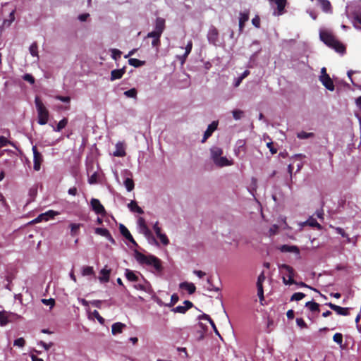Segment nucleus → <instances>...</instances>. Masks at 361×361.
<instances>
[{
	"instance_id": "f257e3e1",
	"label": "nucleus",
	"mask_w": 361,
	"mask_h": 361,
	"mask_svg": "<svg viewBox=\"0 0 361 361\" xmlns=\"http://www.w3.org/2000/svg\"><path fill=\"white\" fill-rule=\"evenodd\" d=\"M135 257L137 262L141 265H147L152 267L153 269L152 272L157 274L161 275L163 271V267L161 261L154 255H145L141 252H136Z\"/></svg>"
},
{
	"instance_id": "f03ea898",
	"label": "nucleus",
	"mask_w": 361,
	"mask_h": 361,
	"mask_svg": "<svg viewBox=\"0 0 361 361\" xmlns=\"http://www.w3.org/2000/svg\"><path fill=\"white\" fill-rule=\"evenodd\" d=\"M319 37L328 47L334 49L336 52L343 54L345 51L344 46L338 42L335 37L328 30H320Z\"/></svg>"
},
{
	"instance_id": "7ed1b4c3",
	"label": "nucleus",
	"mask_w": 361,
	"mask_h": 361,
	"mask_svg": "<svg viewBox=\"0 0 361 361\" xmlns=\"http://www.w3.org/2000/svg\"><path fill=\"white\" fill-rule=\"evenodd\" d=\"M35 103L38 115V123L45 125L49 119V111L38 97H35Z\"/></svg>"
},
{
	"instance_id": "20e7f679",
	"label": "nucleus",
	"mask_w": 361,
	"mask_h": 361,
	"mask_svg": "<svg viewBox=\"0 0 361 361\" xmlns=\"http://www.w3.org/2000/svg\"><path fill=\"white\" fill-rule=\"evenodd\" d=\"M137 226L140 233H143L147 238H149L150 241L154 243L156 245H158V243L157 242L156 239L152 235V233L147 226L145 221L143 218L140 217L138 219Z\"/></svg>"
},
{
	"instance_id": "39448f33",
	"label": "nucleus",
	"mask_w": 361,
	"mask_h": 361,
	"mask_svg": "<svg viewBox=\"0 0 361 361\" xmlns=\"http://www.w3.org/2000/svg\"><path fill=\"white\" fill-rule=\"evenodd\" d=\"M32 149L33 152V169L35 171H38L40 170L41 164L43 161V157L42 154L38 152L35 145L32 147Z\"/></svg>"
},
{
	"instance_id": "423d86ee",
	"label": "nucleus",
	"mask_w": 361,
	"mask_h": 361,
	"mask_svg": "<svg viewBox=\"0 0 361 361\" xmlns=\"http://www.w3.org/2000/svg\"><path fill=\"white\" fill-rule=\"evenodd\" d=\"M90 207L97 214L105 215L106 210L98 199L92 198L90 200Z\"/></svg>"
},
{
	"instance_id": "0eeeda50",
	"label": "nucleus",
	"mask_w": 361,
	"mask_h": 361,
	"mask_svg": "<svg viewBox=\"0 0 361 361\" xmlns=\"http://www.w3.org/2000/svg\"><path fill=\"white\" fill-rule=\"evenodd\" d=\"M133 287L137 290L145 291L146 293H150L152 290L150 283L146 281L144 277H142L141 281L134 282Z\"/></svg>"
},
{
	"instance_id": "6e6552de",
	"label": "nucleus",
	"mask_w": 361,
	"mask_h": 361,
	"mask_svg": "<svg viewBox=\"0 0 361 361\" xmlns=\"http://www.w3.org/2000/svg\"><path fill=\"white\" fill-rule=\"evenodd\" d=\"M207 39L210 44L216 45V43L219 41V32L215 27L212 26L209 29L207 33Z\"/></svg>"
},
{
	"instance_id": "1a4fd4ad",
	"label": "nucleus",
	"mask_w": 361,
	"mask_h": 361,
	"mask_svg": "<svg viewBox=\"0 0 361 361\" xmlns=\"http://www.w3.org/2000/svg\"><path fill=\"white\" fill-rule=\"evenodd\" d=\"M94 163H87V173L89 175L90 173H92L89 176L88 183L91 185L95 184L97 183V172L94 171Z\"/></svg>"
},
{
	"instance_id": "9d476101",
	"label": "nucleus",
	"mask_w": 361,
	"mask_h": 361,
	"mask_svg": "<svg viewBox=\"0 0 361 361\" xmlns=\"http://www.w3.org/2000/svg\"><path fill=\"white\" fill-rule=\"evenodd\" d=\"M125 276L128 281L133 283L141 281L142 277H143L139 272H136L128 269L125 270Z\"/></svg>"
},
{
	"instance_id": "9b49d317",
	"label": "nucleus",
	"mask_w": 361,
	"mask_h": 361,
	"mask_svg": "<svg viewBox=\"0 0 361 361\" xmlns=\"http://www.w3.org/2000/svg\"><path fill=\"white\" fill-rule=\"evenodd\" d=\"M319 81L329 91H334L335 89L334 82L329 75H320Z\"/></svg>"
},
{
	"instance_id": "f8f14e48",
	"label": "nucleus",
	"mask_w": 361,
	"mask_h": 361,
	"mask_svg": "<svg viewBox=\"0 0 361 361\" xmlns=\"http://www.w3.org/2000/svg\"><path fill=\"white\" fill-rule=\"evenodd\" d=\"M193 306L192 303L189 300H185L183 302V305H178L176 307H173L171 311L175 313H180L184 314Z\"/></svg>"
},
{
	"instance_id": "ddd939ff",
	"label": "nucleus",
	"mask_w": 361,
	"mask_h": 361,
	"mask_svg": "<svg viewBox=\"0 0 361 361\" xmlns=\"http://www.w3.org/2000/svg\"><path fill=\"white\" fill-rule=\"evenodd\" d=\"M116 150L113 152V155L117 157H123L126 156V148L124 143L122 142H118L116 144Z\"/></svg>"
},
{
	"instance_id": "4468645a",
	"label": "nucleus",
	"mask_w": 361,
	"mask_h": 361,
	"mask_svg": "<svg viewBox=\"0 0 361 361\" xmlns=\"http://www.w3.org/2000/svg\"><path fill=\"white\" fill-rule=\"evenodd\" d=\"M326 305L334 311L336 312L338 314L346 316L349 314V309L348 307H342L331 302L327 303Z\"/></svg>"
},
{
	"instance_id": "2eb2a0df",
	"label": "nucleus",
	"mask_w": 361,
	"mask_h": 361,
	"mask_svg": "<svg viewBox=\"0 0 361 361\" xmlns=\"http://www.w3.org/2000/svg\"><path fill=\"white\" fill-rule=\"evenodd\" d=\"M218 126V123L216 121H213L211 124H209L205 130L203 136V139L202 142H204L213 133V132L216 129Z\"/></svg>"
},
{
	"instance_id": "dca6fc26",
	"label": "nucleus",
	"mask_w": 361,
	"mask_h": 361,
	"mask_svg": "<svg viewBox=\"0 0 361 361\" xmlns=\"http://www.w3.org/2000/svg\"><path fill=\"white\" fill-rule=\"evenodd\" d=\"M317 5L326 13H331L332 12L331 3L328 0H317Z\"/></svg>"
},
{
	"instance_id": "f3484780",
	"label": "nucleus",
	"mask_w": 361,
	"mask_h": 361,
	"mask_svg": "<svg viewBox=\"0 0 361 361\" xmlns=\"http://www.w3.org/2000/svg\"><path fill=\"white\" fill-rule=\"evenodd\" d=\"M94 232H95L96 234H98V235H100L102 236L105 237L106 238H107L112 243H115V240L112 238L110 232L106 228H95Z\"/></svg>"
},
{
	"instance_id": "a211bd4d",
	"label": "nucleus",
	"mask_w": 361,
	"mask_h": 361,
	"mask_svg": "<svg viewBox=\"0 0 361 361\" xmlns=\"http://www.w3.org/2000/svg\"><path fill=\"white\" fill-rule=\"evenodd\" d=\"M120 232L121 233L130 243L134 244L135 245H137L136 242L133 239L132 235L130 234L128 229L123 224H121L119 226Z\"/></svg>"
},
{
	"instance_id": "6ab92c4d",
	"label": "nucleus",
	"mask_w": 361,
	"mask_h": 361,
	"mask_svg": "<svg viewBox=\"0 0 361 361\" xmlns=\"http://www.w3.org/2000/svg\"><path fill=\"white\" fill-rule=\"evenodd\" d=\"M165 29V20L162 18L158 17L157 18L154 23V31L159 32L162 35L164 30Z\"/></svg>"
},
{
	"instance_id": "aec40b11",
	"label": "nucleus",
	"mask_w": 361,
	"mask_h": 361,
	"mask_svg": "<svg viewBox=\"0 0 361 361\" xmlns=\"http://www.w3.org/2000/svg\"><path fill=\"white\" fill-rule=\"evenodd\" d=\"M179 288L183 290L188 291L189 294H193L196 290V287L192 283L190 282H182L179 284Z\"/></svg>"
},
{
	"instance_id": "412c9836",
	"label": "nucleus",
	"mask_w": 361,
	"mask_h": 361,
	"mask_svg": "<svg viewBox=\"0 0 361 361\" xmlns=\"http://www.w3.org/2000/svg\"><path fill=\"white\" fill-rule=\"evenodd\" d=\"M279 269L281 273H283V274L286 273V276L288 278V276H291V277L294 276L293 269L288 264H279Z\"/></svg>"
},
{
	"instance_id": "4be33fe9",
	"label": "nucleus",
	"mask_w": 361,
	"mask_h": 361,
	"mask_svg": "<svg viewBox=\"0 0 361 361\" xmlns=\"http://www.w3.org/2000/svg\"><path fill=\"white\" fill-rule=\"evenodd\" d=\"M126 327V325L121 322H116L111 326V333L113 335L121 334L123 330Z\"/></svg>"
},
{
	"instance_id": "5701e85b",
	"label": "nucleus",
	"mask_w": 361,
	"mask_h": 361,
	"mask_svg": "<svg viewBox=\"0 0 361 361\" xmlns=\"http://www.w3.org/2000/svg\"><path fill=\"white\" fill-rule=\"evenodd\" d=\"M214 164L219 167L231 166L233 164L232 161L228 160L226 157H221L213 161Z\"/></svg>"
},
{
	"instance_id": "b1692460",
	"label": "nucleus",
	"mask_w": 361,
	"mask_h": 361,
	"mask_svg": "<svg viewBox=\"0 0 361 361\" xmlns=\"http://www.w3.org/2000/svg\"><path fill=\"white\" fill-rule=\"evenodd\" d=\"M111 270L106 269V266L103 268L99 274L100 276L99 277V280L101 283H107L109 281V276H110Z\"/></svg>"
},
{
	"instance_id": "393cba45",
	"label": "nucleus",
	"mask_w": 361,
	"mask_h": 361,
	"mask_svg": "<svg viewBox=\"0 0 361 361\" xmlns=\"http://www.w3.org/2000/svg\"><path fill=\"white\" fill-rule=\"evenodd\" d=\"M211 159L214 161L223 154V150L219 147H213L210 149Z\"/></svg>"
},
{
	"instance_id": "a878e982",
	"label": "nucleus",
	"mask_w": 361,
	"mask_h": 361,
	"mask_svg": "<svg viewBox=\"0 0 361 361\" xmlns=\"http://www.w3.org/2000/svg\"><path fill=\"white\" fill-rule=\"evenodd\" d=\"M249 20V13L247 11L240 13L239 17V30L242 32L244 27V24Z\"/></svg>"
},
{
	"instance_id": "bb28decb",
	"label": "nucleus",
	"mask_w": 361,
	"mask_h": 361,
	"mask_svg": "<svg viewBox=\"0 0 361 361\" xmlns=\"http://www.w3.org/2000/svg\"><path fill=\"white\" fill-rule=\"evenodd\" d=\"M274 3L277 6V11L274 12V15H281L286 4V0H274Z\"/></svg>"
},
{
	"instance_id": "cd10ccee",
	"label": "nucleus",
	"mask_w": 361,
	"mask_h": 361,
	"mask_svg": "<svg viewBox=\"0 0 361 361\" xmlns=\"http://www.w3.org/2000/svg\"><path fill=\"white\" fill-rule=\"evenodd\" d=\"M128 207L132 212H135L140 214H142L144 212L143 209L139 207L137 202L134 200H132L128 204Z\"/></svg>"
},
{
	"instance_id": "c85d7f7f",
	"label": "nucleus",
	"mask_w": 361,
	"mask_h": 361,
	"mask_svg": "<svg viewBox=\"0 0 361 361\" xmlns=\"http://www.w3.org/2000/svg\"><path fill=\"white\" fill-rule=\"evenodd\" d=\"M124 73V68L113 70L111 73V80L114 81L121 78Z\"/></svg>"
},
{
	"instance_id": "c756f323",
	"label": "nucleus",
	"mask_w": 361,
	"mask_h": 361,
	"mask_svg": "<svg viewBox=\"0 0 361 361\" xmlns=\"http://www.w3.org/2000/svg\"><path fill=\"white\" fill-rule=\"evenodd\" d=\"M280 250L283 252H295L299 254L300 251L297 246L283 245L281 246Z\"/></svg>"
},
{
	"instance_id": "7c9ffc66",
	"label": "nucleus",
	"mask_w": 361,
	"mask_h": 361,
	"mask_svg": "<svg viewBox=\"0 0 361 361\" xmlns=\"http://www.w3.org/2000/svg\"><path fill=\"white\" fill-rule=\"evenodd\" d=\"M301 225L302 226L305 225H308L311 227L317 228L319 230L322 229V226L312 216L310 217L306 221L302 223Z\"/></svg>"
},
{
	"instance_id": "2f4dec72",
	"label": "nucleus",
	"mask_w": 361,
	"mask_h": 361,
	"mask_svg": "<svg viewBox=\"0 0 361 361\" xmlns=\"http://www.w3.org/2000/svg\"><path fill=\"white\" fill-rule=\"evenodd\" d=\"M305 307H307L312 312H319V304L315 302L309 301L306 302Z\"/></svg>"
},
{
	"instance_id": "473e14b6",
	"label": "nucleus",
	"mask_w": 361,
	"mask_h": 361,
	"mask_svg": "<svg viewBox=\"0 0 361 361\" xmlns=\"http://www.w3.org/2000/svg\"><path fill=\"white\" fill-rule=\"evenodd\" d=\"M250 74V71L246 70L238 78H235L234 80V86L235 87H238L240 84L242 82L243 80L248 76Z\"/></svg>"
},
{
	"instance_id": "72a5a7b5",
	"label": "nucleus",
	"mask_w": 361,
	"mask_h": 361,
	"mask_svg": "<svg viewBox=\"0 0 361 361\" xmlns=\"http://www.w3.org/2000/svg\"><path fill=\"white\" fill-rule=\"evenodd\" d=\"M82 226V224H75L72 223L70 224L69 227L71 228V235H75L78 233L80 228Z\"/></svg>"
},
{
	"instance_id": "f704fd0d",
	"label": "nucleus",
	"mask_w": 361,
	"mask_h": 361,
	"mask_svg": "<svg viewBox=\"0 0 361 361\" xmlns=\"http://www.w3.org/2000/svg\"><path fill=\"white\" fill-rule=\"evenodd\" d=\"M128 63L132 66H134L135 68H137V67H140L143 65H145V61H140L139 59H134V58H131L128 60Z\"/></svg>"
},
{
	"instance_id": "c9c22d12",
	"label": "nucleus",
	"mask_w": 361,
	"mask_h": 361,
	"mask_svg": "<svg viewBox=\"0 0 361 361\" xmlns=\"http://www.w3.org/2000/svg\"><path fill=\"white\" fill-rule=\"evenodd\" d=\"M256 286L257 289V296L259 297L260 303L263 305V302L264 300L263 285L256 284Z\"/></svg>"
},
{
	"instance_id": "e433bc0d",
	"label": "nucleus",
	"mask_w": 361,
	"mask_h": 361,
	"mask_svg": "<svg viewBox=\"0 0 361 361\" xmlns=\"http://www.w3.org/2000/svg\"><path fill=\"white\" fill-rule=\"evenodd\" d=\"M81 274L83 276H91L94 274V269L92 267L85 266L82 267Z\"/></svg>"
},
{
	"instance_id": "4c0bfd02",
	"label": "nucleus",
	"mask_w": 361,
	"mask_h": 361,
	"mask_svg": "<svg viewBox=\"0 0 361 361\" xmlns=\"http://www.w3.org/2000/svg\"><path fill=\"white\" fill-rule=\"evenodd\" d=\"M68 123V119L64 118L62 120H61L56 127H54V130L56 132H60L63 128L66 127V126Z\"/></svg>"
},
{
	"instance_id": "58836bf2",
	"label": "nucleus",
	"mask_w": 361,
	"mask_h": 361,
	"mask_svg": "<svg viewBox=\"0 0 361 361\" xmlns=\"http://www.w3.org/2000/svg\"><path fill=\"white\" fill-rule=\"evenodd\" d=\"M192 48V42L191 40L188 41L187 45L185 47V52L181 57L182 61H185L189 54L191 52Z\"/></svg>"
},
{
	"instance_id": "ea45409f",
	"label": "nucleus",
	"mask_w": 361,
	"mask_h": 361,
	"mask_svg": "<svg viewBox=\"0 0 361 361\" xmlns=\"http://www.w3.org/2000/svg\"><path fill=\"white\" fill-rule=\"evenodd\" d=\"M124 185L128 192H130L134 188V182L131 178H127L124 180Z\"/></svg>"
},
{
	"instance_id": "a19ab883",
	"label": "nucleus",
	"mask_w": 361,
	"mask_h": 361,
	"mask_svg": "<svg viewBox=\"0 0 361 361\" xmlns=\"http://www.w3.org/2000/svg\"><path fill=\"white\" fill-rule=\"evenodd\" d=\"M29 51H30V54L32 56L38 57V47H37V44L36 42H33L30 45V47L29 48Z\"/></svg>"
},
{
	"instance_id": "79ce46f5",
	"label": "nucleus",
	"mask_w": 361,
	"mask_h": 361,
	"mask_svg": "<svg viewBox=\"0 0 361 361\" xmlns=\"http://www.w3.org/2000/svg\"><path fill=\"white\" fill-rule=\"evenodd\" d=\"M297 137L299 139H307L314 137V133H307L305 131H301L298 133Z\"/></svg>"
},
{
	"instance_id": "37998d69",
	"label": "nucleus",
	"mask_w": 361,
	"mask_h": 361,
	"mask_svg": "<svg viewBox=\"0 0 361 361\" xmlns=\"http://www.w3.org/2000/svg\"><path fill=\"white\" fill-rule=\"evenodd\" d=\"M110 51L111 52V57L115 61L118 60L121 58L122 52L117 49H111Z\"/></svg>"
},
{
	"instance_id": "c03bdc74",
	"label": "nucleus",
	"mask_w": 361,
	"mask_h": 361,
	"mask_svg": "<svg viewBox=\"0 0 361 361\" xmlns=\"http://www.w3.org/2000/svg\"><path fill=\"white\" fill-rule=\"evenodd\" d=\"M137 93V90L135 88H132L124 92L125 96L129 98H136Z\"/></svg>"
},
{
	"instance_id": "a18cd8bd",
	"label": "nucleus",
	"mask_w": 361,
	"mask_h": 361,
	"mask_svg": "<svg viewBox=\"0 0 361 361\" xmlns=\"http://www.w3.org/2000/svg\"><path fill=\"white\" fill-rule=\"evenodd\" d=\"M305 297V295L302 293H295L290 298L291 301H299L303 299Z\"/></svg>"
},
{
	"instance_id": "49530a36",
	"label": "nucleus",
	"mask_w": 361,
	"mask_h": 361,
	"mask_svg": "<svg viewBox=\"0 0 361 361\" xmlns=\"http://www.w3.org/2000/svg\"><path fill=\"white\" fill-rule=\"evenodd\" d=\"M207 286H205V288L209 290V291H215V292H218L219 290V288H216L213 286V284L212 283V281L210 280V279H207Z\"/></svg>"
},
{
	"instance_id": "de8ad7c7",
	"label": "nucleus",
	"mask_w": 361,
	"mask_h": 361,
	"mask_svg": "<svg viewBox=\"0 0 361 361\" xmlns=\"http://www.w3.org/2000/svg\"><path fill=\"white\" fill-rule=\"evenodd\" d=\"M8 322V317L4 312H0V325L4 326Z\"/></svg>"
},
{
	"instance_id": "09e8293b",
	"label": "nucleus",
	"mask_w": 361,
	"mask_h": 361,
	"mask_svg": "<svg viewBox=\"0 0 361 361\" xmlns=\"http://www.w3.org/2000/svg\"><path fill=\"white\" fill-rule=\"evenodd\" d=\"M233 118L235 120H240L243 116V111L240 109H235L232 111Z\"/></svg>"
},
{
	"instance_id": "8fccbe9b",
	"label": "nucleus",
	"mask_w": 361,
	"mask_h": 361,
	"mask_svg": "<svg viewBox=\"0 0 361 361\" xmlns=\"http://www.w3.org/2000/svg\"><path fill=\"white\" fill-rule=\"evenodd\" d=\"M333 340L338 345H341L343 343V335L340 333H336L334 335Z\"/></svg>"
},
{
	"instance_id": "3c124183",
	"label": "nucleus",
	"mask_w": 361,
	"mask_h": 361,
	"mask_svg": "<svg viewBox=\"0 0 361 361\" xmlns=\"http://www.w3.org/2000/svg\"><path fill=\"white\" fill-rule=\"evenodd\" d=\"M157 238H159V240H161V243L164 245H167L169 243V240L166 235L164 233H160L159 235H157Z\"/></svg>"
},
{
	"instance_id": "603ef678",
	"label": "nucleus",
	"mask_w": 361,
	"mask_h": 361,
	"mask_svg": "<svg viewBox=\"0 0 361 361\" xmlns=\"http://www.w3.org/2000/svg\"><path fill=\"white\" fill-rule=\"evenodd\" d=\"M178 296L176 294H173L171 297V301L169 303L166 304V306L167 307H172L178 301Z\"/></svg>"
},
{
	"instance_id": "864d4df0",
	"label": "nucleus",
	"mask_w": 361,
	"mask_h": 361,
	"mask_svg": "<svg viewBox=\"0 0 361 361\" xmlns=\"http://www.w3.org/2000/svg\"><path fill=\"white\" fill-rule=\"evenodd\" d=\"M283 282L285 285H291L296 283V282L293 279V277H291V276H288V278L283 276Z\"/></svg>"
},
{
	"instance_id": "5fc2aeb1",
	"label": "nucleus",
	"mask_w": 361,
	"mask_h": 361,
	"mask_svg": "<svg viewBox=\"0 0 361 361\" xmlns=\"http://www.w3.org/2000/svg\"><path fill=\"white\" fill-rule=\"evenodd\" d=\"M161 36V34L159 33V32H157V31H152V32H149L147 35V38H152L153 39H160Z\"/></svg>"
},
{
	"instance_id": "6e6d98bb",
	"label": "nucleus",
	"mask_w": 361,
	"mask_h": 361,
	"mask_svg": "<svg viewBox=\"0 0 361 361\" xmlns=\"http://www.w3.org/2000/svg\"><path fill=\"white\" fill-rule=\"evenodd\" d=\"M13 344L15 346L23 348L25 344V341L23 338H18L14 341Z\"/></svg>"
},
{
	"instance_id": "4d7b16f0",
	"label": "nucleus",
	"mask_w": 361,
	"mask_h": 361,
	"mask_svg": "<svg viewBox=\"0 0 361 361\" xmlns=\"http://www.w3.org/2000/svg\"><path fill=\"white\" fill-rule=\"evenodd\" d=\"M43 221H47V214L42 213L39 214L36 219H35L33 221L35 223H39Z\"/></svg>"
},
{
	"instance_id": "13d9d810",
	"label": "nucleus",
	"mask_w": 361,
	"mask_h": 361,
	"mask_svg": "<svg viewBox=\"0 0 361 361\" xmlns=\"http://www.w3.org/2000/svg\"><path fill=\"white\" fill-rule=\"evenodd\" d=\"M353 25L356 29H361V15L355 18Z\"/></svg>"
},
{
	"instance_id": "bf43d9fd",
	"label": "nucleus",
	"mask_w": 361,
	"mask_h": 361,
	"mask_svg": "<svg viewBox=\"0 0 361 361\" xmlns=\"http://www.w3.org/2000/svg\"><path fill=\"white\" fill-rule=\"evenodd\" d=\"M42 302L43 304L46 305H49L51 308H52L54 307V304H55V301L52 298H50V299H42Z\"/></svg>"
},
{
	"instance_id": "052dcab7",
	"label": "nucleus",
	"mask_w": 361,
	"mask_h": 361,
	"mask_svg": "<svg viewBox=\"0 0 361 361\" xmlns=\"http://www.w3.org/2000/svg\"><path fill=\"white\" fill-rule=\"evenodd\" d=\"M37 344L42 346L45 350H49L50 348L54 345V343L51 342L49 343H46L42 341H39Z\"/></svg>"
},
{
	"instance_id": "680f3d73",
	"label": "nucleus",
	"mask_w": 361,
	"mask_h": 361,
	"mask_svg": "<svg viewBox=\"0 0 361 361\" xmlns=\"http://www.w3.org/2000/svg\"><path fill=\"white\" fill-rule=\"evenodd\" d=\"M93 316L98 320V322L101 324H103L104 322V318L99 314L97 310H94L92 312Z\"/></svg>"
},
{
	"instance_id": "e2e57ef3",
	"label": "nucleus",
	"mask_w": 361,
	"mask_h": 361,
	"mask_svg": "<svg viewBox=\"0 0 361 361\" xmlns=\"http://www.w3.org/2000/svg\"><path fill=\"white\" fill-rule=\"evenodd\" d=\"M23 78L24 80L27 81V82H29L31 84H33L35 82V78L30 74H28V73L25 74L23 75Z\"/></svg>"
},
{
	"instance_id": "0e129e2a",
	"label": "nucleus",
	"mask_w": 361,
	"mask_h": 361,
	"mask_svg": "<svg viewBox=\"0 0 361 361\" xmlns=\"http://www.w3.org/2000/svg\"><path fill=\"white\" fill-rule=\"evenodd\" d=\"M10 142L4 136H0V149L3 147L8 145Z\"/></svg>"
},
{
	"instance_id": "69168bd1",
	"label": "nucleus",
	"mask_w": 361,
	"mask_h": 361,
	"mask_svg": "<svg viewBox=\"0 0 361 361\" xmlns=\"http://www.w3.org/2000/svg\"><path fill=\"white\" fill-rule=\"evenodd\" d=\"M296 324L300 328H306L307 327L306 323L305 322V321L302 318H297L296 319Z\"/></svg>"
},
{
	"instance_id": "338daca9",
	"label": "nucleus",
	"mask_w": 361,
	"mask_h": 361,
	"mask_svg": "<svg viewBox=\"0 0 361 361\" xmlns=\"http://www.w3.org/2000/svg\"><path fill=\"white\" fill-rule=\"evenodd\" d=\"M265 276H264V272H262L257 277V283L256 284H262L263 285V283L265 281Z\"/></svg>"
},
{
	"instance_id": "774afa93",
	"label": "nucleus",
	"mask_w": 361,
	"mask_h": 361,
	"mask_svg": "<svg viewBox=\"0 0 361 361\" xmlns=\"http://www.w3.org/2000/svg\"><path fill=\"white\" fill-rule=\"evenodd\" d=\"M44 214H47V221L49 220L50 219H53L55 216L59 214L57 212H54L53 210H49Z\"/></svg>"
}]
</instances>
